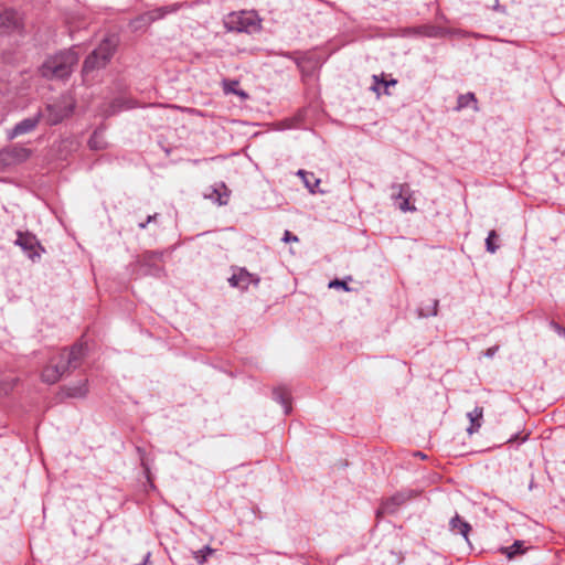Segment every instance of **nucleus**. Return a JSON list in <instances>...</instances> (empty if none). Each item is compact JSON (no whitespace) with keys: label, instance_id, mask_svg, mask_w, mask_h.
<instances>
[{"label":"nucleus","instance_id":"nucleus-1","mask_svg":"<svg viewBox=\"0 0 565 565\" xmlns=\"http://www.w3.org/2000/svg\"><path fill=\"white\" fill-rule=\"evenodd\" d=\"M86 348L82 344H74L70 350L63 349L53 356L44 366L41 379L46 384L57 383L70 370L77 369L85 356Z\"/></svg>","mask_w":565,"mask_h":565},{"label":"nucleus","instance_id":"nucleus-2","mask_svg":"<svg viewBox=\"0 0 565 565\" xmlns=\"http://www.w3.org/2000/svg\"><path fill=\"white\" fill-rule=\"evenodd\" d=\"M78 60L79 56L74 49L63 50L49 56L40 66L39 72L47 79H64L72 74Z\"/></svg>","mask_w":565,"mask_h":565},{"label":"nucleus","instance_id":"nucleus-3","mask_svg":"<svg viewBox=\"0 0 565 565\" xmlns=\"http://www.w3.org/2000/svg\"><path fill=\"white\" fill-rule=\"evenodd\" d=\"M117 47V40L114 36L104 39L99 45L85 58L83 64V75L87 76L90 72L104 68L113 57Z\"/></svg>","mask_w":565,"mask_h":565},{"label":"nucleus","instance_id":"nucleus-4","mask_svg":"<svg viewBox=\"0 0 565 565\" xmlns=\"http://www.w3.org/2000/svg\"><path fill=\"white\" fill-rule=\"evenodd\" d=\"M224 26L233 32L252 33L260 28V20L254 11H239L227 14Z\"/></svg>","mask_w":565,"mask_h":565},{"label":"nucleus","instance_id":"nucleus-5","mask_svg":"<svg viewBox=\"0 0 565 565\" xmlns=\"http://www.w3.org/2000/svg\"><path fill=\"white\" fill-rule=\"evenodd\" d=\"M32 151L23 146H11L0 151V166H13L26 161Z\"/></svg>","mask_w":565,"mask_h":565},{"label":"nucleus","instance_id":"nucleus-6","mask_svg":"<svg viewBox=\"0 0 565 565\" xmlns=\"http://www.w3.org/2000/svg\"><path fill=\"white\" fill-rule=\"evenodd\" d=\"M415 495L414 491H402L384 500L377 510V515L393 514L397 509Z\"/></svg>","mask_w":565,"mask_h":565},{"label":"nucleus","instance_id":"nucleus-7","mask_svg":"<svg viewBox=\"0 0 565 565\" xmlns=\"http://www.w3.org/2000/svg\"><path fill=\"white\" fill-rule=\"evenodd\" d=\"M21 28V17L13 9L0 6V34L10 33Z\"/></svg>","mask_w":565,"mask_h":565},{"label":"nucleus","instance_id":"nucleus-8","mask_svg":"<svg viewBox=\"0 0 565 565\" xmlns=\"http://www.w3.org/2000/svg\"><path fill=\"white\" fill-rule=\"evenodd\" d=\"M42 114L38 113L32 117L25 118L18 122L12 129L8 130L7 137L12 140L19 136L32 132L39 125Z\"/></svg>","mask_w":565,"mask_h":565},{"label":"nucleus","instance_id":"nucleus-9","mask_svg":"<svg viewBox=\"0 0 565 565\" xmlns=\"http://www.w3.org/2000/svg\"><path fill=\"white\" fill-rule=\"evenodd\" d=\"M73 104L66 103H55L52 105H47L46 111V120L50 125H56L61 122L64 118L70 116L73 111Z\"/></svg>","mask_w":565,"mask_h":565},{"label":"nucleus","instance_id":"nucleus-10","mask_svg":"<svg viewBox=\"0 0 565 565\" xmlns=\"http://www.w3.org/2000/svg\"><path fill=\"white\" fill-rule=\"evenodd\" d=\"M167 12V8H159L157 10L140 14L139 17L130 21V28L132 31H140L142 29H146L153 21L163 18Z\"/></svg>","mask_w":565,"mask_h":565},{"label":"nucleus","instance_id":"nucleus-11","mask_svg":"<svg viewBox=\"0 0 565 565\" xmlns=\"http://www.w3.org/2000/svg\"><path fill=\"white\" fill-rule=\"evenodd\" d=\"M15 244L19 245L31 259H34V257H40L38 249H40L41 246L34 235L30 233L18 232Z\"/></svg>","mask_w":565,"mask_h":565},{"label":"nucleus","instance_id":"nucleus-12","mask_svg":"<svg viewBox=\"0 0 565 565\" xmlns=\"http://www.w3.org/2000/svg\"><path fill=\"white\" fill-rule=\"evenodd\" d=\"M259 277L248 273L245 268H239L232 275L228 282L232 287H238L241 289H247L250 284L257 286L259 284Z\"/></svg>","mask_w":565,"mask_h":565},{"label":"nucleus","instance_id":"nucleus-13","mask_svg":"<svg viewBox=\"0 0 565 565\" xmlns=\"http://www.w3.org/2000/svg\"><path fill=\"white\" fill-rule=\"evenodd\" d=\"M469 418L470 426L467 428L468 434L472 435L479 430L481 427L482 418H483V408L480 406H476L471 412L467 414Z\"/></svg>","mask_w":565,"mask_h":565},{"label":"nucleus","instance_id":"nucleus-14","mask_svg":"<svg viewBox=\"0 0 565 565\" xmlns=\"http://www.w3.org/2000/svg\"><path fill=\"white\" fill-rule=\"evenodd\" d=\"M205 196L214 200L218 205H225L228 202V190L224 183H220L212 189L211 193L205 194Z\"/></svg>","mask_w":565,"mask_h":565},{"label":"nucleus","instance_id":"nucleus-15","mask_svg":"<svg viewBox=\"0 0 565 565\" xmlns=\"http://www.w3.org/2000/svg\"><path fill=\"white\" fill-rule=\"evenodd\" d=\"M450 530L454 533L461 534L466 540H468V533L471 530V526L468 522L461 520V518L456 514L449 522Z\"/></svg>","mask_w":565,"mask_h":565},{"label":"nucleus","instance_id":"nucleus-16","mask_svg":"<svg viewBox=\"0 0 565 565\" xmlns=\"http://www.w3.org/2000/svg\"><path fill=\"white\" fill-rule=\"evenodd\" d=\"M372 79H373V85L371 86V89L376 93L377 95H380V86H384V93L385 94H390L387 92V88L390 86H395L397 84V81L392 78V79H386L385 78V75L382 73L381 75H373L372 76Z\"/></svg>","mask_w":565,"mask_h":565},{"label":"nucleus","instance_id":"nucleus-17","mask_svg":"<svg viewBox=\"0 0 565 565\" xmlns=\"http://www.w3.org/2000/svg\"><path fill=\"white\" fill-rule=\"evenodd\" d=\"M297 175L302 179L305 186L309 190L310 193L313 194L317 192V188L320 184V179L316 178L312 172L298 170Z\"/></svg>","mask_w":565,"mask_h":565},{"label":"nucleus","instance_id":"nucleus-18","mask_svg":"<svg viewBox=\"0 0 565 565\" xmlns=\"http://www.w3.org/2000/svg\"><path fill=\"white\" fill-rule=\"evenodd\" d=\"M273 394L274 398L284 406L285 414H288L291 411L289 391L284 387H277L273 391Z\"/></svg>","mask_w":565,"mask_h":565},{"label":"nucleus","instance_id":"nucleus-19","mask_svg":"<svg viewBox=\"0 0 565 565\" xmlns=\"http://www.w3.org/2000/svg\"><path fill=\"white\" fill-rule=\"evenodd\" d=\"M472 105L475 110H478L477 98L473 93L462 94L457 99L456 110H461Z\"/></svg>","mask_w":565,"mask_h":565},{"label":"nucleus","instance_id":"nucleus-20","mask_svg":"<svg viewBox=\"0 0 565 565\" xmlns=\"http://www.w3.org/2000/svg\"><path fill=\"white\" fill-rule=\"evenodd\" d=\"M88 392L87 381L81 382L78 385L70 386L66 388V394L68 397H84Z\"/></svg>","mask_w":565,"mask_h":565},{"label":"nucleus","instance_id":"nucleus-21","mask_svg":"<svg viewBox=\"0 0 565 565\" xmlns=\"http://www.w3.org/2000/svg\"><path fill=\"white\" fill-rule=\"evenodd\" d=\"M523 544V541H515L511 546L502 548V553H504L509 559H512L515 555L524 553L525 548Z\"/></svg>","mask_w":565,"mask_h":565},{"label":"nucleus","instance_id":"nucleus-22","mask_svg":"<svg viewBox=\"0 0 565 565\" xmlns=\"http://www.w3.org/2000/svg\"><path fill=\"white\" fill-rule=\"evenodd\" d=\"M392 189L394 191H396V193H394L392 195L393 200H395V201H398V200L402 201L403 198H406V196L411 195L409 186L406 183H404V184H393Z\"/></svg>","mask_w":565,"mask_h":565},{"label":"nucleus","instance_id":"nucleus-23","mask_svg":"<svg viewBox=\"0 0 565 565\" xmlns=\"http://www.w3.org/2000/svg\"><path fill=\"white\" fill-rule=\"evenodd\" d=\"M498 238V234L494 230L490 231L486 238V248L489 253L493 254L498 250L499 246L494 243Z\"/></svg>","mask_w":565,"mask_h":565},{"label":"nucleus","instance_id":"nucleus-24","mask_svg":"<svg viewBox=\"0 0 565 565\" xmlns=\"http://www.w3.org/2000/svg\"><path fill=\"white\" fill-rule=\"evenodd\" d=\"M88 145L92 149L98 150L105 147V142L102 138V134L98 131H94L92 137L89 138Z\"/></svg>","mask_w":565,"mask_h":565},{"label":"nucleus","instance_id":"nucleus-25","mask_svg":"<svg viewBox=\"0 0 565 565\" xmlns=\"http://www.w3.org/2000/svg\"><path fill=\"white\" fill-rule=\"evenodd\" d=\"M238 85V82L236 81H230V82H224V90L226 93H234V94H237L242 97H247V94L243 90H236V86Z\"/></svg>","mask_w":565,"mask_h":565},{"label":"nucleus","instance_id":"nucleus-26","mask_svg":"<svg viewBox=\"0 0 565 565\" xmlns=\"http://www.w3.org/2000/svg\"><path fill=\"white\" fill-rule=\"evenodd\" d=\"M204 551H207V553H213V550L210 546H204L203 548L193 552V557L198 561L199 564H203L206 561V555L203 554Z\"/></svg>","mask_w":565,"mask_h":565},{"label":"nucleus","instance_id":"nucleus-27","mask_svg":"<svg viewBox=\"0 0 565 565\" xmlns=\"http://www.w3.org/2000/svg\"><path fill=\"white\" fill-rule=\"evenodd\" d=\"M409 198H411V195L403 198V200L398 203V207L401 211L406 212V211L415 210L414 206L409 205Z\"/></svg>","mask_w":565,"mask_h":565},{"label":"nucleus","instance_id":"nucleus-28","mask_svg":"<svg viewBox=\"0 0 565 565\" xmlns=\"http://www.w3.org/2000/svg\"><path fill=\"white\" fill-rule=\"evenodd\" d=\"M329 287L330 288L341 287V288H343L347 291L350 290V288L348 287L347 282L344 280H339V279H334V280L330 281Z\"/></svg>","mask_w":565,"mask_h":565},{"label":"nucleus","instance_id":"nucleus-29","mask_svg":"<svg viewBox=\"0 0 565 565\" xmlns=\"http://www.w3.org/2000/svg\"><path fill=\"white\" fill-rule=\"evenodd\" d=\"M282 241L285 243L298 242V237L296 235L291 234L289 231H285Z\"/></svg>","mask_w":565,"mask_h":565},{"label":"nucleus","instance_id":"nucleus-30","mask_svg":"<svg viewBox=\"0 0 565 565\" xmlns=\"http://www.w3.org/2000/svg\"><path fill=\"white\" fill-rule=\"evenodd\" d=\"M551 326L559 335L565 338V328H563L556 322H552Z\"/></svg>","mask_w":565,"mask_h":565},{"label":"nucleus","instance_id":"nucleus-31","mask_svg":"<svg viewBox=\"0 0 565 565\" xmlns=\"http://www.w3.org/2000/svg\"><path fill=\"white\" fill-rule=\"evenodd\" d=\"M499 350V347L498 345H494V347H491L489 348L486 352H484V356L487 358H493L494 354L498 352Z\"/></svg>","mask_w":565,"mask_h":565},{"label":"nucleus","instance_id":"nucleus-32","mask_svg":"<svg viewBox=\"0 0 565 565\" xmlns=\"http://www.w3.org/2000/svg\"><path fill=\"white\" fill-rule=\"evenodd\" d=\"M428 30H429V32L426 33L427 35H429V36L437 35V30L435 28H429Z\"/></svg>","mask_w":565,"mask_h":565},{"label":"nucleus","instance_id":"nucleus-33","mask_svg":"<svg viewBox=\"0 0 565 565\" xmlns=\"http://www.w3.org/2000/svg\"><path fill=\"white\" fill-rule=\"evenodd\" d=\"M156 217H157V214L149 215L146 221H147V223H150V222L154 221Z\"/></svg>","mask_w":565,"mask_h":565},{"label":"nucleus","instance_id":"nucleus-34","mask_svg":"<svg viewBox=\"0 0 565 565\" xmlns=\"http://www.w3.org/2000/svg\"><path fill=\"white\" fill-rule=\"evenodd\" d=\"M415 456H417L418 458H422V459H425V458H426V455H424V454H423V452H420V451L415 452Z\"/></svg>","mask_w":565,"mask_h":565},{"label":"nucleus","instance_id":"nucleus-35","mask_svg":"<svg viewBox=\"0 0 565 565\" xmlns=\"http://www.w3.org/2000/svg\"><path fill=\"white\" fill-rule=\"evenodd\" d=\"M148 224H149V223H147V221H146V222H142V223H139V228L145 230V228L147 227V225H148Z\"/></svg>","mask_w":565,"mask_h":565},{"label":"nucleus","instance_id":"nucleus-36","mask_svg":"<svg viewBox=\"0 0 565 565\" xmlns=\"http://www.w3.org/2000/svg\"><path fill=\"white\" fill-rule=\"evenodd\" d=\"M437 306H438V301H435L433 315H437Z\"/></svg>","mask_w":565,"mask_h":565},{"label":"nucleus","instance_id":"nucleus-37","mask_svg":"<svg viewBox=\"0 0 565 565\" xmlns=\"http://www.w3.org/2000/svg\"><path fill=\"white\" fill-rule=\"evenodd\" d=\"M203 554H205V555H206V557H207V556H209V555H211L212 553H207V551H204V552H203Z\"/></svg>","mask_w":565,"mask_h":565},{"label":"nucleus","instance_id":"nucleus-38","mask_svg":"<svg viewBox=\"0 0 565 565\" xmlns=\"http://www.w3.org/2000/svg\"><path fill=\"white\" fill-rule=\"evenodd\" d=\"M160 270H161L160 268H156V273L154 274L158 275Z\"/></svg>","mask_w":565,"mask_h":565}]
</instances>
